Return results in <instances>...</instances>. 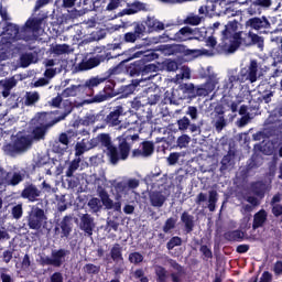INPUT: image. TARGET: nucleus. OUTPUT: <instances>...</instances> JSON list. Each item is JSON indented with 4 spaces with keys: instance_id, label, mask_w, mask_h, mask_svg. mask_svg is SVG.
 <instances>
[{
    "instance_id": "obj_1",
    "label": "nucleus",
    "mask_w": 282,
    "mask_h": 282,
    "mask_svg": "<svg viewBox=\"0 0 282 282\" xmlns=\"http://www.w3.org/2000/svg\"><path fill=\"white\" fill-rule=\"evenodd\" d=\"M98 135L99 144L100 147H105V149H107V155L112 166L129 160L131 149H133V147L140 142V134L133 132L132 130H127L117 138L118 147L113 145L111 137L108 133H100Z\"/></svg>"
},
{
    "instance_id": "obj_2",
    "label": "nucleus",
    "mask_w": 282,
    "mask_h": 282,
    "mask_svg": "<svg viewBox=\"0 0 282 282\" xmlns=\"http://www.w3.org/2000/svg\"><path fill=\"white\" fill-rule=\"evenodd\" d=\"M239 30V22L237 20L230 21L221 31V42L216 46L217 54H235L241 47V32Z\"/></svg>"
},
{
    "instance_id": "obj_3",
    "label": "nucleus",
    "mask_w": 282,
    "mask_h": 282,
    "mask_svg": "<svg viewBox=\"0 0 282 282\" xmlns=\"http://www.w3.org/2000/svg\"><path fill=\"white\" fill-rule=\"evenodd\" d=\"M50 17L44 11H40L36 17L30 18L25 24L20 29L18 41H35L36 32L43 30V25H47Z\"/></svg>"
},
{
    "instance_id": "obj_4",
    "label": "nucleus",
    "mask_w": 282,
    "mask_h": 282,
    "mask_svg": "<svg viewBox=\"0 0 282 282\" xmlns=\"http://www.w3.org/2000/svg\"><path fill=\"white\" fill-rule=\"evenodd\" d=\"M98 197H93L88 200V208L90 213L96 214L102 210V206H105L106 210H115V213H120L122 210V203L116 202L109 197V193L102 186H98L97 188Z\"/></svg>"
},
{
    "instance_id": "obj_5",
    "label": "nucleus",
    "mask_w": 282,
    "mask_h": 282,
    "mask_svg": "<svg viewBox=\"0 0 282 282\" xmlns=\"http://www.w3.org/2000/svg\"><path fill=\"white\" fill-rule=\"evenodd\" d=\"M185 113L186 116L177 120L178 130L189 131V133H202V126L204 123L199 121V109L195 106H188Z\"/></svg>"
},
{
    "instance_id": "obj_6",
    "label": "nucleus",
    "mask_w": 282,
    "mask_h": 282,
    "mask_svg": "<svg viewBox=\"0 0 282 282\" xmlns=\"http://www.w3.org/2000/svg\"><path fill=\"white\" fill-rule=\"evenodd\" d=\"M101 80L94 77L85 82V84L70 85L62 91L63 98H85V96H94V88L100 85Z\"/></svg>"
},
{
    "instance_id": "obj_7",
    "label": "nucleus",
    "mask_w": 282,
    "mask_h": 282,
    "mask_svg": "<svg viewBox=\"0 0 282 282\" xmlns=\"http://www.w3.org/2000/svg\"><path fill=\"white\" fill-rule=\"evenodd\" d=\"M162 52L167 56H183L186 58H199L204 52L199 48H188L184 44H165L162 46Z\"/></svg>"
},
{
    "instance_id": "obj_8",
    "label": "nucleus",
    "mask_w": 282,
    "mask_h": 282,
    "mask_svg": "<svg viewBox=\"0 0 282 282\" xmlns=\"http://www.w3.org/2000/svg\"><path fill=\"white\" fill-rule=\"evenodd\" d=\"M19 25L7 23L4 28L6 37L1 39V44L3 45V50L10 54V52H21V46H17L13 43L19 41Z\"/></svg>"
},
{
    "instance_id": "obj_9",
    "label": "nucleus",
    "mask_w": 282,
    "mask_h": 282,
    "mask_svg": "<svg viewBox=\"0 0 282 282\" xmlns=\"http://www.w3.org/2000/svg\"><path fill=\"white\" fill-rule=\"evenodd\" d=\"M47 216H45V210L36 206H33L25 216V221L29 230H41V228H43V224H45Z\"/></svg>"
},
{
    "instance_id": "obj_10",
    "label": "nucleus",
    "mask_w": 282,
    "mask_h": 282,
    "mask_svg": "<svg viewBox=\"0 0 282 282\" xmlns=\"http://www.w3.org/2000/svg\"><path fill=\"white\" fill-rule=\"evenodd\" d=\"M29 147H32V139L26 135L18 137L13 143H7L3 145V151L7 155H19V153H23L26 151Z\"/></svg>"
},
{
    "instance_id": "obj_11",
    "label": "nucleus",
    "mask_w": 282,
    "mask_h": 282,
    "mask_svg": "<svg viewBox=\"0 0 282 282\" xmlns=\"http://www.w3.org/2000/svg\"><path fill=\"white\" fill-rule=\"evenodd\" d=\"M69 254L67 249H57L51 252L50 257H41L40 265H53V268H61L65 263V258Z\"/></svg>"
},
{
    "instance_id": "obj_12",
    "label": "nucleus",
    "mask_w": 282,
    "mask_h": 282,
    "mask_svg": "<svg viewBox=\"0 0 282 282\" xmlns=\"http://www.w3.org/2000/svg\"><path fill=\"white\" fill-rule=\"evenodd\" d=\"M259 74V63L257 59H251L249 65L240 69L238 77L240 83H257Z\"/></svg>"
},
{
    "instance_id": "obj_13",
    "label": "nucleus",
    "mask_w": 282,
    "mask_h": 282,
    "mask_svg": "<svg viewBox=\"0 0 282 282\" xmlns=\"http://www.w3.org/2000/svg\"><path fill=\"white\" fill-rule=\"evenodd\" d=\"M20 197L21 199H26L29 204H34L41 200V197H43V191H41L35 184L29 183L20 193Z\"/></svg>"
},
{
    "instance_id": "obj_14",
    "label": "nucleus",
    "mask_w": 282,
    "mask_h": 282,
    "mask_svg": "<svg viewBox=\"0 0 282 282\" xmlns=\"http://www.w3.org/2000/svg\"><path fill=\"white\" fill-rule=\"evenodd\" d=\"M246 28H250V30H256L259 34H268V30L272 28L268 18H250L246 22Z\"/></svg>"
},
{
    "instance_id": "obj_15",
    "label": "nucleus",
    "mask_w": 282,
    "mask_h": 282,
    "mask_svg": "<svg viewBox=\"0 0 282 282\" xmlns=\"http://www.w3.org/2000/svg\"><path fill=\"white\" fill-rule=\"evenodd\" d=\"M119 93L116 91V82H108L104 89L93 97V102H105L116 98Z\"/></svg>"
},
{
    "instance_id": "obj_16",
    "label": "nucleus",
    "mask_w": 282,
    "mask_h": 282,
    "mask_svg": "<svg viewBox=\"0 0 282 282\" xmlns=\"http://www.w3.org/2000/svg\"><path fill=\"white\" fill-rule=\"evenodd\" d=\"M34 120L35 124L45 127L46 129H52L54 124H58V122H61L58 117H54V112H37Z\"/></svg>"
},
{
    "instance_id": "obj_17",
    "label": "nucleus",
    "mask_w": 282,
    "mask_h": 282,
    "mask_svg": "<svg viewBox=\"0 0 282 282\" xmlns=\"http://www.w3.org/2000/svg\"><path fill=\"white\" fill-rule=\"evenodd\" d=\"M124 116V107L122 105L110 108V112L106 116L105 122L108 127H118L122 122L120 117Z\"/></svg>"
},
{
    "instance_id": "obj_18",
    "label": "nucleus",
    "mask_w": 282,
    "mask_h": 282,
    "mask_svg": "<svg viewBox=\"0 0 282 282\" xmlns=\"http://www.w3.org/2000/svg\"><path fill=\"white\" fill-rule=\"evenodd\" d=\"M195 34H197V29H192L191 26H183L174 34L172 41H176V43L195 41V39H197Z\"/></svg>"
},
{
    "instance_id": "obj_19",
    "label": "nucleus",
    "mask_w": 282,
    "mask_h": 282,
    "mask_svg": "<svg viewBox=\"0 0 282 282\" xmlns=\"http://www.w3.org/2000/svg\"><path fill=\"white\" fill-rule=\"evenodd\" d=\"M79 229L85 232L86 237H93L96 230V221L89 214H83L80 217Z\"/></svg>"
},
{
    "instance_id": "obj_20",
    "label": "nucleus",
    "mask_w": 282,
    "mask_h": 282,
    "mask_svg": "<svg viewBox=\"0 0 282 282\" xmlns=\"http://www.w3.org/2000/svg\"><path fill=\"white\" fill-rule=\"evenodd\" d=\"M59 230L61 239H68L73 230L72 216L66 215L62 218L59 224L55 227V232H58Z\"/></svg>"
},
{
    "instance_id": "obj_21",
    "label": "nucleus",
    "mask_w": 282,
    "mask_h": 282,
    "mask_svg": "<svg viewBox=\"0 0 282 282\" xmlns=\"http://www.w3.org/2000/svg\"><path fill=\"white\" fill-rule=\"evenodd\" d=\"M221 6L219 1H213L207 0L205 6H202L198 9L199 14H204L205 17H208L209 19H213V17H219L220 10H217V7Z\"/></svg>"
},
{
    "instance_id": "obj_22",
    "label": "nucleus",
    "mask_w": 282,
    "mask_h": 282,
    "mask_svg": "<svg viewBox=\"0 0 282 282\" xmlns=\"http://www.w3.org/2000/svg\"><path fill=\"white\" fill-rule=\"evenodd\" d=\"M147 10V4L140 2V0H134L132 3H127V8L118 13V17H131V14H138V12H144Z\"/></svg>"
},
{
    "instance_id": "obj_23",
    "label": "nucleus",
    "mask_w": 282,
    "mask_h": 282,
    "mask_svg": "<svg viewBox=\"0 0 282 282\" xmlns=\"http://www.w3.org/2000/svg\"><path fill=\"white\" fill-rule=\"evenodd\" d=\"M120 53H112L107 46H97L95 48V56L99 62L105 63L106 61H111L112 58H118Z\"/></svg>"
},
{
    "instance_id": "obj_24",
    "label": "nucleus",
    "mask_w": 282,
    "mask_h": 282,
    "mask_svg": "<svg viewBox=\"0 0 282 282\" xmlns=\"http://www.w3.org/2000/svg\"><path fill=\"white\" fill-rule=\"evenodd\" d=\"M167 262L170 267H172V269L176 271L170 274L172 282H182V276L186 274L184 267L180 264L177 260H174V259H170Z\"/></svg>"
},
{
    "instance_id": "obj_25",
    "label": "nucleus",
    "mask_w": 282,
    "mask_h": 282,
    "mask_svg": "<svg viewBox=\"0 0 282 282\" xmlns=\"http://www.w3.org/2000/svg\"><path fill=\"white\" fill-rule=\"evenodd\" d=\"M181 221L184 224L186 235H191V232L195 230V216L191 215L188 212L182 213Z\"/></svg>"
},
{
    "instance_id": "obj_26",
    "label": "nucleus",
    "mask_w": 282,
    "mask_h": 282,
    "mask_svg": "<svg viewBox=\"0 0 282 282\" xmlns=\"http://www.w3.org/2000/svg\"><path fill=\"white\" fill-rule=\"evenodd\" d=\"M131 107L138 111V113H141L142 118H151L153 110H151V107L148 105L142 104L140 99H134L131 102Z\"/></svg>"
},
{
    "instance_id": "obj_27",
    "label": "nucleus",
    "mask_w": 282,
    "mask_h": 282,
    "mask_svg": "<svg viewBox=\"0 0 282 282\" xmlns=\"http://www.w3.org/2000/svg\"><path fill=\"white\" fill-rule=\"evenodd\" d=\"M220 105L227 110L231 111L232 113H237L239 111V105H241V100H232L230 96H224L220 100Z\"/></svg>"
},
{
    "instance_id": "obj_28",
    "label": "nucleus",
    "mask_w": 282,
    "mask_h": 282,
    "mask_svg": "<svg viewBox=\"0 0 282 282\" xmlns=\"http://www.w3.org/2000/svg\"><path fill=\"white\" fill-rule=\"evenodd\" d=\"M272 135H276V129L274 127H267L262 131L253 133L252 138L256 142H261V140L265 142V140H269Z\"/></svg>"
},
{
    "instance_id": "obj_29",
    "label": "nucleus",
    "mask_w": 282,
    "mask_h": 282,
    "mask_svg": "<svg viewBox=\"0 0 282 282\" xmlns=\"http://www.w3.org/2000/svg\"><path fill=\"white\" fill-rule=\"evenodd\" d=\"M149 199L151 206H153L154 208H162V206H164V204L166 203V197L160 191L151 192L149 194Z\"/></svg>"
},
{
    "instance_id": "obj_30",
    "label": "nucleus",
    "mask_w": 282,
    "mask_h": 282,
    "mask_svg": "<svg viewBox=\"0 0 282 282\" xmlns=\"http://www.w3.org/2000/svg\"><path fill=\"white\" fill-rule=\"evenodd\" d=\"M265 221H268V212H265V209H260L253 215L252 229L257 230L263 228Z\"/></svg>"
},
{
    "instance_id": "obj_31",
    "label": "nucleus",
    "mask_w": 282,
    "mask_h": 282,
    "mask_svg": "<svg viewBox=\"0 0 282 282\" xmlns=\"http://www.w3.org/2000/svg\"><path fill=\"white\" fill-rule=\"evenodd\" d=\"M17 79L14 77L6 78L0 80V87H2L3 98H8L14 86L17 85Z\"/></svg>"
},
{
    "instance_id": "obj_32",
    "label": "nucleus",
    "mask_w": 282,
    "mask_h": 282,
    "mask_svg": "<svg viewBox=\"0 0 282 282\" xmlns=\"http://www.w3.org/2000/svg\"><path fill=\"white\" fill-rule=\"evenodd\" d=\"M178 87H180V90L183 94V97H181V99L185 100V98H188V99L195 98V95H196L195 84H193V83L181 84Z\"/></svg>"
},
{
    "instance_id": "obj_33",
    "label": "nucleus",
    "mask_w": 282,
    "mask_h": 282,
    "mask_svg": "<svg viewBox=\"0 0 282 282\" xmlns=\"http://www.w3.org/2000/svg\"><path fill=\"white\" fill-rule=\"evenodd\" d=\"M100 59L95 56L88 58L87 61H83L78 64L79 72H87L89 69H94V67H98L100 65Z\"/></svg>"
},
{
    "instance_id": "obj_34",
    "label": "nucleus",
    "mask_w": 282,
    "mask_h": 282,
    "mask_svg": "<svg viewBox=\"0 0 282 282\" xmlns=\"http://www.w3.org/2000/svg\"><path fill=\"white\" fill-rule=\"evenodd\" d=\"M144 23L148 26V32H162L164 30V24L155 18L148 17Z\"/></svg>"
},
{
    "instance_id": "obj_35",
    "label": "nucleus",
    "mask_w": 282,
    "mask_h": 282,
    "mask_svg": "<svg viewBox=\"0 0 282 282\" xmlns=\"http://www.w3.org/2000/svg\"><path fill=\"white\" fill-rule=\"evenodd\" d=\"M143 69H144V58L133 62L129 66L128 72L130 76H142Z\"/></svg>"
},
{
    "instance_id": "obj_36",
    "label": "nucleus",
    "mask_w": 282,
    "mask_h": 282,
    "mask_svg": "<svg viewBox=\"0 0 282 282\" xmlns=\"http://www.w3.org/2000/svg\"><path fill=\"white\" fill-rule=\"evenodd\" d=\"M110 259L115 263H122L124 261V257H122V246L120 243H115L110 249Z\"/></svg>"
},
{
    "instance_id": "obj_37",
    "label": "nucleus",
    "mask_w": 282,
    "mask_h": 282,
    "mask_svg": "<svg viewBox=\"0 0 282 282\" xmlns=\"http://www.w3.org/2000/svg\"><path fill=\"white\" fill-rule=\"evenodd\" d=\"M251 192L253 195H256V197L263 199V197H265V183H263V181L251 183Z\"/></svg>"
},
{
    "instance_id": "obj_38",
    "label": "nucleus",
    "mask_w": 282,
    "mask_h": 282,
    "mask_svg": "<svg viewBox=\"0 0 282 282\" xmlns=\"http://www.w3.org/2000/svg\"><path fill=\"white\" fill-rule=\"evenodd\" d=\"M98 120V117L93 113H87L84 118L79 119L78 121H75L73 127H90V124H94Z\"/></svg>"
},
{
    "instance_id": "obj_39",
    "label": "nucleus",
    "mask_w": 282,
    "mask_h": 282,
    "mask_svg": "<svg viewBox=\"0 0 282 282\" xmlns=\"http://www.w3.org/2000/svg\"><path fill=\"white\" fill-rule=\"evenodd\" d=\"M62 109H63V112L61 113L59 117H57L59 122H61V120H65V118H67V116H69V113H72V111H74V102H72V100H69V99L63 100Z\"/></svg>"
},
{
    "instance_id": "obj_40",
    "label": "nucleus",
    "mask_w": 282,
    "mask_h": 282,
    "mask_svg": "<svg viewBox=\"0 0 282 282\" xmlns=\"http://www.w3.org/2000/svg\"><path fill=\"white\" fill-rule=\"evenodd\" d=\"M47 131H50V128L36 124L31 132L32 138L39 142L47 135Z\"/></svg>"
},
{
    "instance_id": "obj_41",
    "label": "nucleus",
    "mask_w": 282,
    "mask_h": 282,
    "mask_svg": "<svg viewBox=\"0 0 282 282\" xmlns=\"http://www.w3.org/2000/svg\"><path fill=\"white\" fill-rule=\"evenodd\" d=\"M245 234L243 231L236 229L231 231H226L224 238L226 241H243Z\"/></svg>"
},
{
    "instance_id": "obj_42",
    "label": "nucleus",
    "mask_w": 282,
    "mask_h": 282,
    "mask_svg": "<svg viewBox=\"0 0 282 282\" xmlns=\"http://www.w3.org/2000/svg\"><path fill=\"white\" fill-rule=\"evenodd\" d=\"M214 90L215 85L213 83H206L203 86L196 87L195 98H197V96H208L209 94H213Z\"/></svg>"
},
{
    "instance_id": "obj_43",
    "label": "nucleus",
    "mask_w": 282,
    "mask_h": 282,
    "mask_svg": "<svg viewBox=\"0 0 282 282\" xmlns=\"http://www.w3.org/2000/svg\"><path fill=\"white\" fill-rule=\"evenodd\" d=\"M235 160V152L228 151L226 155L223 156L220 161V171H228L229 166H232Z\"/></svg>"
},
{
    "instance_id": "obj_44",
    "label": "nucleus",
    "mask_w": 282,
    "mask_h": 282,
    "mask_svg": "<svg viewBox=\"0 0 282 282\" xmlns=\"http://www.w3.org/2000/svg\"><path fill=\"white\" fill-rule=\"evenodd\" d=\"M248 37L250 41L247 43L246 40H242L247 46L258 45V47H263V37L259 36L257 33L249 32Z\"/></svg>"
},
{
    "instance_id": "obj_45",
    "label": "nucleus",
    "mask_w": 282,
    "mask_h": 282,
    "mask_svg": "<svg viewBox=\"0 0 282 282\" xmlns=\"http://www.w3.org/2000/svg\"><path fill=\"white\" fill-rule=\"evenodd\" d=\"M154 274L156 276V282H166L169 279V271L162 265H156L154 268Z\"/></svg>"
},
{
    "instance_id": "obj_46",
    "label": "nucleus",
    "mask_w": 282,
    "mask_h": 282,
    "mask_svg": "<svg viewBox=\"0 0 282 282\" xmlns=\"http://www.w3.org/2000/svg\"><path fill=\"white\" fill-rule=\"evenodd\" d=\"M141 151L143 153V158H149L153 155V152L155 151V145L152 141H143L141 142Z\"/></svg>"
},
{
    "instance_id": "obj_47",
    "label": "nucleus",
    "mask_w": 282,
    "mask_h": 282,
    "mask_svg": "<svg viewBox=\"0 0 282 282\" xmlns=\"http://www.w3.org/2000/svg\"><path fill=\"white\" fill-rule=\"evenodd\" d=\"M128 261L132 263V265H140V263L144 262V256L140 253V251H133L129 253Z\"/></svg>"
},
{
    "instance_id": "obj_48",
    "label": "nucleus",
    "mask_w": 282,
    "mask_h": 282,
    "mask_svg": "<svg viewBox=\"0 0 282 282\" xmlns=\"http://www.w3.org/2000/svg\"><path fill=\"white\" fill-rule=\"evenodd\" d=\"M241 83L239 75H230L228 79L224 80L223 89H228L229 91L235 88V84Z\"/></svg>"
},
{
    "instance_id": "obj_49",
    "label": "nucleus",
    "mask_w": 282,
    "mask_h": 282,
    "mask_svg": "<svg viewBox=\"0 0 282 282\" xmlns=\"http://www.w3.org/2000/svg\"><path fill=\"white\" fill-rule=\"evenodd\" d=\"M219 194H217V191L212 189L209 191V197H208V208L210 213H215V208H217V202Z\"/></svg>"
},
{
    "instance_id": "obj_50",
    "label": "nucleus",
    "mask_w": 282,
    "mask_h": 282,
    "mask_svg": "<svg viewBox=\"0 0 282 282\" xmlns=\"http://www.w3.org/2000/svg\"><path fill=\"white\" fill-rule=\"evenodd\" d=\"M77 169H80V158H75L66 170V177H74V173Z\"/></svg>"
},
{
    "instance_id": "obj_51",
    "label": "nucleus",
    "mask_w": 282,
    "mask_h": 282,
    "mask_svg": "<svg viewBox=\"0 0 282 282\" xmlns=\"http://www.w3.org/2000/svg\"><path fill=\"white\" fill-rule=\"evenodd\" d=\"M40 98L39 93H26L24 105L26 107H32V105L39 102Z\"/></svg>"
},
{
    "instance_id": "obj_52",
    "label": "nucleus",
    "mask_w": 282,
    "mask_h": 282,
    "mask_svg": "<svg viewBox=\"0 0 282 282\" xmlns=\"http://www.w3.org/2000/svg\"><path fill=\"white\" fill-rule=\"evenodd\" d=\"M32 61H34V54L32 53H24L20 56V65L21 67H30L32 65Z\"/></svg>"
},
{
    "instance_id": "obj_53",
    "label": "nucleus",
    "mask_w": 282,
    "mask_h": 282,
    "mask_svg": "<svg viewBox=\"0 0 282 282\" xmlns=\"http://www.w3.org/2000/svg\"><path fill=\"white\" fill-rule=\"evenodd\" d=\"M83 270L86 274H90L91 276L100 274V265H96L94 263L85 264Z\"/></svg>"
},
{
    "instance_id": "obj_54",
    "label": "nucleus",
    "mask_w": 282,
    "mask_h": 282,
    "mask_svg": "<svg viewBox=\"0 0 282 282\" xmlns=\"http://www.w3.org/2000/svg\"><path fill=\"white\" fill-rule=\"evenodd\" d=\"M176 224L177 219H175L174 217L167 218L163 225V232H165V235L171 232V230H174Z\"/></svg>"
},
{
    "instance_id": "obj_55",
    "label": "nucleus",
    "mask_w": 282,
    "mask_h": 282,
    "mask_svg": "<svg viewBox=\"0 0 282 282\" xmlns=\"http://www.w3.org/2000/svg\"><path fill=\"white\" fill-rule=\"evenodd\" d=\"M133 91H135V87L133 85L122 86L118 93L120 94L119 98H129Z\"/></svg>"
},
{
    "instance_id": "obj_56",
    "label": "nucleus",
    "mask_w": 282,
    "mask_h": 282,
    "mask_svg": "<svg viewBox=\"0 0 282 282\" xmlns=\"http://www.w3.org/2000/svg\"><path fill=\"white\" fill-rule=\"evenodd\" d=\"M226 124H227L226 117L218 116L214 123V127H215L217 133H221V131H224V128L226 127Z\"/></svg>"
},
{
    "instance_id": "obj_57",
    "label": "nucleus",
    "mask_w": 282,
    "mask_h": 282,
    "mask_svg": "<svg viewBox=\"0 0 282 282\" xmlns=\"http://www.w3.org/2000/svg\"><path fill=\"white\" fill-rule=\"evenodd\" d=\"M21 182H23L22 174L19 172H14L12 177L9 181H7V184L9 186H19V184H21Z\"/></svg>"
},
{
    "instance_id": "obj_58",
    "label": "nucleus",
    "mask_w": 282,
    "mask_h": 282,
    "mask_svg": "<svg viewBox=\"0 0 282 282\" xmlns=\"http://www.w3.org/2000/svg\"><path fill=\"white\" fill-rule=\"evenodd\" d=\"M11 215L13 219H21L23 217V204H18L11 208Z\"/></svg>"
},
{
    "instance_id": "obj_59",
    "label": "nucleus",
    "mask_w": 282,
    "mask_h": 282,
    "mask_svg": "<svg viewBox=\"0 0 282 282\" xmlns=\"http://www.w3.org/2000/svg\"><path fill=\"white\" fill-rule=\"evenodd\" d=\"M189 142H191V137H188V134H183V135L177 138L176 147L178 149H186V147H188Z\"/></svg>"
},
{
    "instance_id": "obj_60",
    "label": "nucleus",
    "mask_w": 282,
    "mask_h": 282,
    "mask_svg": "<svg viewBox=\"0 0 282 282\" xmlns=\"http://www.w3.org/2000/svg\"><path fill=\"white\" fill-rule=\"evenodd\" d=\"M115 191L119 195H127V193H129V189L127 187V182L120 181L117 184H115Z\"/></svg>"
},
{
    "instance_id": "obj_61",
    "label": "nucleus",
    "mask_w": 282,
    "mask_h": 282,
    "mask_svg": "<svg viewBox=\"0 0 282 282\" xmlns=\"http://www.w3.org/2000/svg\"><path fill=\"white\" fill-rule=\"evenodd\" d=\"M162 100V93L158 91V93H153L148 97V102L147 105L153 106V105H158L159 101Z\"/></svg>"
},
{
    "instance_id": "obj_62",
    "label": "nucleus",
    "mask_w": 282,
    "mask_h": 282,
    "mask_svg": "<svg viewBox=\"0 0 282 282\" xmlns=\"http://www.w3.org/2000/svg\"><path fill=\"white\" fill-rule=\"evenodd\" d=\"M54 54H57V56H61L62 54H67L69 52V45L67 44H56L53 47Z\"/></svg>"
},
{
    "instance_id": "obj_63",
    "label": "nucleus",
    "mask_w": 282,
    "mask_h": 282,
    "mask_svg": "<svg viewBox=\"0 0 282 282\" xmlns=\"http://www.w3.org/2000/svg\"><path fill=\"white\" fill-rule=\"evenodd\" d=\"M132 276L134 279H137L138 281L140 282H149V276H147L144 274V269L140 268V269H137L133 273H132Z\"/></svg>"
},
{
    "instance_id": "obj_64",
    "label": "nucleus",
    "mask_w": 282,
    "mask_h": 282,
    "mask_svg": "<svg viewBox=\"0 0 282 282\" xmlns=\"http://www.w3.org/2000/svg\"><path fill=\"white\" fill-rule=\"evenodd\" d=\"M177 246H182V239L180 236L172 237L166 243L167 250H173V248H177Z\"/></svg>"
}]
</instances>
